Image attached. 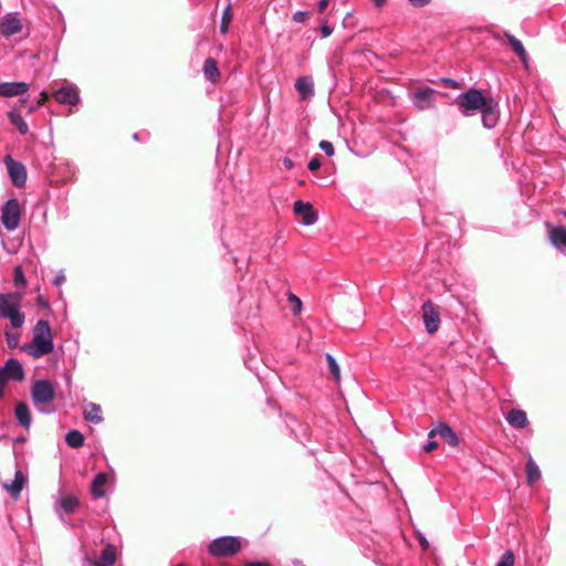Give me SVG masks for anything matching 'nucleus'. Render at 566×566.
Returning a JSON list of instances; mask_svg holds the SVG:
<instances>
[{
	"label": "nucleus",
	"instance_id": "nucleus-1",
	"mask_svg": "<svg viewBox=\"0 0 566 566\" xmlns=\"http://www.w3.org/2000/svg\"><path fill=\"white\" fill-rule=\"evenodd\" d=\"M54 349L51 327L45 319H39L32 329L31 343L21 346V350L38 359L49 355Z\"/></svg>",
	"mask_w": 566,
	"mask_h": 566
},
{
	"label": "nucleus",
	"instance_id": "nucleus-2",
	"mask_svg": "<svg viewBox=\"0 0 566 566\" xmlns=\"http://www.w3.org/2000/svg\"><path fill=\"white\" fill-rule=\"evenodd\" d=\"M56 396L55 386L48 379H36L30 388V397L34 408L43 415L55 412L52 406Z\"/></svg>",
	"mask_w": 566,
	"mask_h": 566
},
{
	"label": "nucleus",
	"instance_id": "nucleus-3",
	"mask_svg": "<svg viewBox=\"0 0 566 566\" xmlns=\"http://www.w3.org/2000/svg\"><path fill=\"white\" fill-rule=\"evenodd\" d=\"M22 298L21 292L0 293V318L9 319L13 328H21L25 322L21 311Z\"/></svg>",
	"mask_w": 566,
	"mask_h": 566
},
{
	"label": "nucleus",
	"instance_id": "nucleus-4",
	"mask_svg": "<svg viewBox=\"0 0 566 566\" xmlns=\"http://www.w3.org/2000/svg\"><path fill=\"white\" fill-rule=\"evenodd\" d=\"M491 99V97L484 96L480 90L470 88L458 95L455 103L462 115L471 116L475 112L482 111Z\"/></svg>",
	"mask_w": 566,
	"mask_h": 566
},
{
	"label": "nucleus",
	"instance_id": "nucleus-5",
	"mask_svg": "<svg viewBox=\"0 0 566 566\" xmlns=\"http://www.w3.org/2000/svg\"><path fill=\"white\" fill-rule=\"evenodd\" d=\"M241 549V541L237 536L214 538L208 546V552L214 557H230Z\"/></svg>",
	"mask_w": 566,
	"mask_h": 566
},
{
	"label": "nucleus",
	"instance_id": "nucleus-6",
	"mask_svg": "<svg viewBox=\"0 0 566 566\" xmlns=\"http://www.w3.org/2000/svg\"><path fill=\"white\" fill-rule=\"evenodd\" d=\"M20 219H21V208H20L19 200L15 198H11V199L7 200L1 208V217H0L1 224L8 231H14L19 227Z\"/></svg>",
	"mask_w": 566,
	"mask_h": 566
},
{
	"label": "nucleus",
	"instance_id": "nucleus-7",
	"mask_svg": "<svg viewBox=\"0 0 566 566\" xmlns=\"http://www.w3.org/2000/svg\"><path fill=\"white\" fill-rule=\"evenodd\" d=\"M4 164L12 184L17 187L24 186L27 181L25 167L21 163L15 161L10 155L4 157Z\"/></svg>",
	"mask_w": 566,
	"mask_h": 566
},
{
	"label": "nucleus",
	"instance_id": "nucleus-8",
	"mask_svg": "<svg viewBox=\"0 0 566 566\" xmlns=\"http://www.w3.org/2000/svg\"><path fill=\"white\" fill-rule=\"evenodd\" d=\"M55 101L60 104L74 106L80 102L78 88L70 83L64 84L53 92Z\"/></svg>",
	"mask_w": 566,
	"mask_h": 566
},
{
	"label": "nucleus",
	"instance_id": "nucleus-9",
	"mask_svg": "<svg viewBox=\"0 0 566 566\" xmlns=\"http://www.w3.org/2000/svg\"><path fill=\"white\" fill-rule=\"evenodd\" d=\"M422 318L426 326V331L429 334H433L439 329L440 315L431 301H426L422 304Z\"/></svg>",
	"mask_w": 566,
	"mask_h": 566
},
{
	"label": "nucleus",
	"instance_id": "nucleus-10",
	"mask_svg": "<svg viewBox=\"0 0 566 566\" xmlns=\"http://www.w3.org/2000/svg\"><path fill=\"white\" fill-rule=\"evenodd\" d=\"M78 505H80V503L75 495L66 494V495H61L56 500L54 509H55V513L57 514V516L64 523H66V521L63 517V514L74 513L77 510Z\"/></svg>",
	"mask_w": 566,
	"mask_h": 566
},
{
	"label": "nucleus",
	"instance_id": "nucleus-11",
	"mask_svg": "<svg viewBox=\"0 0 566 566\" xmlns=\"http://www.w3.org/2000/svg\"><path fill=\"white\" fill-rule=\"evenodd\" d=\"M114 483V473L108 475L105 472L97 473L91 483V494L94 499H102L106 495V486Z\"/></svg>",
	"mask_w": 566,
	"mask_h": 566
},
{
	"label": "nucleus",
	"instance_id": "nucleus-12",
	"mask_svg": "<svg viewBox=\"0 0 566 566\" xmlns=\"http://www.w3.org/2000/svg\"><path fill=\"white\" fill-rule=\"evenodd\" d=\"M21 29L22 23L18 13H8L0 21V33L6 38L19 33Z\"/></svg>",
	"mask_w": 566,
	"mask_h": 566
},
{
	"label": "nucleus",
	"instance_id": "nucleus-13",
	"mask_svg": "<svg viewBox=\"0 0 566 566\" xmlns=\"http://www.w3.org/2000/svg\"><path fill=\"white\" fill-rule=\"evenodd\" d=\"M294 213L301 217L304 226H313L317 221V214L308 202L297 200L293 205Z\"/></svg>",
	"mask_w": 566,
	"mask_h": 566
},
{
	"label": "nucleus",
	"instance_id": "nucleus-14",
	"mask_svg": "<svg viewBox=\"0 0 566 566\" xmlns=\"http://www.w3.org/2000/svg\"><path fill=\"white\" fill-rule=\"evenodd\" d=\"M436 91L431 87H421L411 94L413 105L420 109H427L432 106V99Z\"/></svg>",
	"mask_w": 566,
	"mask_h": 566
},
{
	"label": "nucleus",
	"instance_id": "nucleus-15",
	"mask_svg": "<svg viewBox=\"0 0 566 566\" xmlns=\"http://www.w3.org/2000/svg\"><path fill=\"white\" fill-rule=\"evenodd\" d=\"M437 434L451 447H457L459 444V438L457 433L449 424L444 422H439L438 426L432 429L428 436L429 438H433Z\"/></svg>",
	"mask_w": 566,
	"mask_h": 566
},
{
	"label": "nucleus",
	"instance_id": "nucleus-16",
	"mask_svg": "<svg viewBox=\"0 0 566 566\" xmlns=\"http://www.w3.org/2000/svg\"><path fill=\"white\" fill-rule=\"evenodd\" d=\"M480 112H481L483 126L488 129L495 127V125L499 120L497 103L492 98L489 102V104Z\"/></svg>",
	"mask_w": 566,
	"mask_h": 566
},
{
	"label": "nucleus",
	"instance_id": "nucleus-17",
	"mask_svg": "<svg viewBox=\"0 0 566 566\" xmlns=\"http://www.w3.org/2000/svg\"><path fill=\"white\" fill-rule=\"evenodd\" d=\"M29 84L25 82H4L0 84V96L13 97L27 93Z\"/></svg>",
	"mask_w": 566,
	"mask_h": 566
},
{
	"label": "nucleus",
	"instance_id": "nucleus-18",
	"mask_svg": "<svg viewBox=\"0 0 566 566\" xmlns=\"http://www.w3.org/2000/svg\"><path fill=\"white\" fill-rule=\"evenodd\" d=\"M294 86L301 99L307 101L314 96V81L311 76L298 77Z\"/></svg>",
	"mask_w": 566,
	"mask_h": 566
},
{
	"label": "nucleus",
	"instance_id": "nucleus-19",
	"mask_svg": "<svg viewBox=\"0 0 566 566\" xmlns=\"http://www.w3.org/2000/svg\"><path fill=\"white\" fill-rule=\"evenodd\" d=\"M2 369L10 380L21 381L24 378V369L15 358H9Z\"/></svg>",
	"mask_w": 566,
	"mask_h": 566
},
{
	"label": "nucleus",
	"instance_id": "nucleus-20",
	"mask_svg": "<svg viewBox=\"0 0 566 566\" xmlns=\"http://www.w3.org/2000/svg\"><path fill=\"white\" fill-rule=\"evenodd\" d=\"M14 417L19 424L25 429L29 430L32 423V416L30 407L24 401H19L14 408Z\"/></svg>",
	"mask_w": 566,
	"mask_h": 566
},
{
	"label": "nucleus",
	"instance_id": "nucleus-21",
	"mask_svg": "<svg viewBox=\"0 0 566 566\" xmlns=\"http://www.w3.org/2000/svg\"><path fill=\"white\" fill-rule=\"evenodd\" d=\"M83 417L86 421L92 423H102L104 417L102 415V408L96 402H86L83 407Z\"/></svg>",
	"mask_w": 566,
	"mask_h": 566
},
{
	"label": "nucleus",
	"instance_id": "nucleus-22",
	"mask_svg": "<svg viewBox=\"0 0 566 566\" xmlns=\"http://www.w3.org/2000/svg\"><path fill=\"white\" fill-rule=\"evenodd\" d=\"M507 423L516 429H524L528 424L527 415L522 409H512L505 416Z\"/></svg>",
	"mask_w": 566,
	"mask_h": 566
},
{
	"label": "nucleus",
	"instance_id": "nucleus-23",
	"mask_svg": "<svg viewBox=\"0 0 566 566\" xmlns=\"http://www.w3.org/2000/svg\"><path fill=\"white\" fill-rule=\"evenodd\" d=\"M27 482V478L23 475V473L18 470L15 471V474H14V479L8 483H3V488L9 492V494L14 497V499H18L20 496V493L24 486Z\"/></svg>",
	"mask_w": 566,
	"mask_h": 566
},
{
	"label": "nucleus",
	"instance_id": "nucleus-24",
	"mask_svg": "<svg viewBox=\"0 0 566 566\" xmlns=\"http://www.w3.org/2000/svg\"><path fill=\"white\" fill-rule=\"evenodd\" d=\"M549 240L553 243V245L558 250L566 248V228H552L549 231Z\"/></svg>",
	"mask_w": 566,
	"mask_h": 566
},
{
	"label": "nucleus",
	"instance_id": "nucleus-25",
	"mask_svg": "<svg viewBox=\"0 0 566 566\" xmlns=\"http://www.w3.org/2000/svg\"><path fill=\"white\" fill-rule=\"evenodd\" d=\"M505 36H506L510 45L512 46V50L514 51V53L522 60L524 65L527 66V53H526V50H525L523 43L517 38H515L513 34H511L509 32H505Z\"/></svg>",
	"mask_w": 566,
	"mask_h": 566
},
{
	"label": "nucleus",
	"instance_id": "nucleus-26",
	"mask_svg": "<svg viewBox=\"0 0 566 566\" xmlns=\"http://www.w3.org/2000/svg\"><path fill=\"white\" fill-rule=\"evenodd\" d=\"M116 562V548L115 546L108 544L101 553L98 560L96 562V566H113Z\"/></svg>",
	"mask_w": 566,
	"mask_h": 566
},
{
	"label": "nucleus",
	"instance_id": "nucleus-27",
	"mask_svg": "<svg viewBox=\"0 0 566 566\" xmlns=\"http://www.w3.org/2000/svg\"><path fill=\"white\" fill-rule=\"evenodd\" d=\"M202 71H203L205 77L209 82H211V83L217 82V80L219 77V70H218L217 62L214 59L208 57L203 63Z\"/></svg>",
	"mask_w": 566,
	"mask_h": 566
},
{
	"label": "nucleus",
	"instance_id": "nucleus-28",
	"mask_svg": "<svg viewBox=\"0 0 566 566\" xmlns=\"http://www.w3.org/2000/svg\"><path fill=\"white\" fill-rule=\"evenodd\" d=\"M542 476L541 470L533 458L530 455L526 462V481L530 485H533Z\"/></svg>",
	"mask_w": 566,
	"mask_h": 566
},
{
	"label": "nucleus",
	"instance_id": "nucleus-29",
	"mask_svg": "<svg viewBox=\"0 0 566 566\" xmlns=\"http://www.w3.org/2000/svg\"><path fill=\"white\" fill-rule=\"evenodd\" d=\"M8 117H9V120L10 123L17 127V129L19 130V133L21 135H25L28 134L29 132V127H28V124L25 123V120L23 119L22 115L20 114V112L15 111V109H12V111H9L8 112Z\"/></svg>",
	"mask_w": 566,
	"mask_h": 566
},
{
	"label": "nucleus",
	"instance_id": "nucleus-30",
	"mask_svg": "<svg viewBox=\"0 0 566 566\" xmlns=\"http://www.w3.org/2000/svg\"><path fill=\"white\" fill-rule=\"evenodd\" d=\"M65 442L69 447L77 449L84 444V436L75 429L70 430L65 436Z\"/></svg>",
	"mask_w": 566,
	"mask_h": 566
},
{
	"label": "nucleus",
	"instance_id": "nucleus-31",
	"mask_svg": "<svg viewBox=\"0 0 566 566\" xmlns=\"http://www.w3.org/2000/svg\"><path fill=\"white\" fill-rule=\"evenodd\" d=\"M232 20V13H231V4L228 3L227 8L223 10L221 22H220V32L222 34H226L229 30V24Z\"/></svg>",
	"mask_w": 566,
	"mask_h": 566
},
{
	"label": "nucleus",
	"instance_id": "nucleus-32",
	"mask_svg": "<svg viewBox=\"0 0 566 566\" xmlns=\"http://www.w3.org/2000/svg\"><path fill=\"white\" fill-rule=\"evenodd\" d=\"M13 283L15 287H24L27 285V279L21 265H17L13 272Z\"/></svg>",
	"mask_w": 566,
	"mask_h": 566
},
{
	"label": "nucleus",
	"instance_id": "nucleus-33",
	"mask_svg": "<svg viewBox=\"0 0 566 566\" xmlns=\"http://www.w3.org/2000/svg\"><path fill=\"white\" fill-rule=\"evenodd\" d=\"M326 360H327L329 373L333 375L335 380L338 381L340 378V371H339V367H338L336 359L331 354H326Z\"/></svg>",
	"mask_w": 566,
	"mask_h": 566
},
{
	"label": "nucleus",
	"instance_id": "nucleus-34",
	"mask_svg": "<svg viewBox=\"0 0 566 566\" xmlns=\"http://www.w3.org/2000/svg\"><path fill=\"white\" fill-rule=\"evenodd\" d=\"M515 556L512 551H506L501 556L496 566H514Z\"/></svg>",
	"mask_w": 566,
	"mask_h": 566
},
{
	"label": "nucleus",
	"instance_id": "nucleus-35",
	"mask_svg": "<svg viewBox=\"0 0 566 566\" xmlns=\"http://www.w3.org/2000/svg\"><path fill=\"white\" fill-rule=\"evenodd\" d=\"M7 344L10 348H15L19 345V334L9 331L4 332Z\"/></svg>",
	"mask_w": 566,
	"mask_h": 566
},
{
	"label": "nucleus",
	"instance_id": "nucleus-36",
	"mask_svg": "<svg viewBox=\"0 0 566 566\" xmlns=\"http://www.w3.org/2000/svg\"><path fill=\"white\" fill-rule=\"evenodd\" d=\"M289 301L291 303H293V305H294L293 308H292L293 314H298L301 312V308H302L301 300L296 295L290 294L289 295Z\"/></svg>",
	"mask_w": 566,
	"mask_h": 566
},
{
	"label": "nucleus",
	"instance_id": "nucleus-37",
	"mask_svg": "<svg viewBox=\"0 0 566 566\" xmlns=\"http://www.w3.org/2000/svg\"><path fill=\"white\" fill-rule=\"evenodd\" d=\"M318 146L327 156H333L335 153L333 144L328 140H322Z\"/></svg>",
	"mask_w": 566,
	"mask_h": 566
},
{
	"label": "nucleus",
	"instance_id": "nucleus-38",
	"mask_svg": "<svg viewBox=\"0 0 566 566\" xmlns=\"http://www.w3.org/2000/svg\"><path fill=\"white\" fill-rule=\"evenodd\" d=\"M9 380L10 379L8 378V376L6 375V373L3 371L2 367H1L0 368V398L3 397V389Z\"/></svg>",
	"mask_w": 566,
	"mask_h": 566
},
{
	"label": "nucleus",
	"instance_id": "nucleus-39",
	"mask_svg": "<svg viewBox=\"0 0 566 566\" xmlns=\"http://www.w3.org/2000/svg\"><path fill=\"white\" fill-rule=\"evenodd\" d=\"M307 17H308V13L306 11H296L293 14V20L297 23H303L306 21Z\"/></svg>",
	"mask_w": 566,
	"mask_h": 566
},
{
	"label": "nucleus",
	"instance_id": "nucleus-40",
	"mask_svg": "<svg viewBox=\"0 0 566 566\" xmlns=\"http://www.w3.org/2000/svg\"><path fill=\"white\" fill-rule=\"evenodd\" d=\"M321 165V160L317 157H314L308 161L307 167L311 171H315L319 169Z\"/></svg>",
	"mask_w": 566,
	"mask_h": 566
},
{
	"label": "nucleus",
	"instance_id": "nucleus-41",
	"mask_svg": "<svg viewBox=\"0 0 566 566\" xmlns=\"http://www.w3.org/2000/svg\"><path fill=\"white\" fill-rule=\"evenodd\" d=\"M65 282V275L62 271H60L55 277L53 279V284L55 286H61Z\"/></svg>",
	"mask_w": 566,
	"mask_h": 566
},
{
	"label": "nucleus",
	"instance_id": "nucleus-42",
	"mask_svg": "<svg viewBox=\"0 0 566 566\" xmlns=\"http://www.w3.org/2000/svg\"><path fill=\"white\" fill-rule=\"evenodd\" d=\"M438 448V442L437 441H433V440H430L428 441L423 447H422V450L424 452H431L433 450H436Z\"/></svg>",
	"mask_w": 566,
	"mask_h": 566
},
{
	"label": "nucleus",
	"instance_id": "nucleus-43",
	"mask_svg": "<svg viewBox=\"0 0 566 566\" xmlns=\"http://www.w3.org/2000/svg\"><path fill=\"white\" fill-rule=\"evenodd\" d=\"M408 2L416 8H422L431 2V0H408Z\"/></svg>",
	"mask_w": 566,
	"mask_h": 566
},
{
	"label": "nucleus",
	"instance_id": "nucleus-44",
	"mask_svg": "<svg viewBox=\"0 0 566 566\" xmlns=\"http://www.w3.org/2000/svg\"><path fill=\"white\" fill-rule=\"evenodd\" d=\"M321 33H322L323 38H327L333 33V28H331L329 25L323 24L321 27Z\"/></svg>",
	"mask_w": 566,
	"mask_h": 566
},
{
	"label": "nucleus",
	"instance_id": "nucleus-45",
	"mask_svg": "<svg viewBox=\"0 0 566 566\" xmlns=\"http://www.w3.org/2000/svg\"><path fill=\"white\" fill-rule=\"evenodd\" d=\"M329 3V0H319L317 3V10L318 12H323Z\"/></svg>",
	"mask_w": 566,
	"mask_h": 566
},
{
	"label": "nucleus",
	"instance_id": "nucleus-46",
	"mask_svg": "<svg viewBox=\"0 0 566 566\" xmlns=\"http://www.w3.org/2000/svg\"><path fill=\"white\" fill-rule=\"evenodd\" d=\"M283 165H284V167H285L286 169H289V170H290V169H292V168L294 167V163H293V160H292L291 158H289V157H284V158H283Z\"/></svg>",
	"mask_w": 566,
	"mask_h": 566
},
{
	"label": "nucleus",
	"instance_id": "nucleus-47",
	"mask_svg": "<svg viewBox=\"0 0 566 566\" xmlns=\"http://www.w3.org/2000/svg\"><path fill=\"white\" fill-rule=\"evenodd\" d=\"M377 8H382L388 0H370Z\"/></svg>",
	"mask_w": 566,
	"mask_h": 566
},
{
	"label": "nucleus",
	"instance_id": "nucleus-48",
	"mask_svg": "<svg viewBox=\"0 0 566 566\" xmlns=\"http://www.w3.org/2000/svg\"><path fill=\"white\" fill-rule=\"evenodd\" d=\"M245 566H270V565L265 562H250V563H247Z\"/></svg>",
	"mask_w": 566,
	"mask_h": 566
},
{
	"label": "nucleus",
	"instance_id": "nucleus-49",
	"mask_svg": "<svg viewBox=\"0 0 566 566\" xmlns=\"http://www.w3.org/2000/svg\"><path fill=\"white\" fill-rule=\"evenodd\" d=\"M420 545H421V547L423 549H428L429 548V542L424 537L420 538Z\"/></svg>",
	"mask_w": 566,
	"mask_h": 566
},
{
	"label": "nucleus",
	"instance_id": "nucleus-50",
	"mask_svg": "<svg viewBox=\"0 0 566 566\" xmlns=\"http://www.w3.org/2000/svg\"><path fill=\"white\" fill-rule=\"evenodd\" d=\"M24 441V438H17L15 439V442H23Z\"/></svg>",
	"mask_w": 566,
	"mask_h": 566
},
{
	"label": "nucleus",
	"instance_id": "nucleus-51",
	"mask_svg": "<svg viewBox=\"0 0 566 566\" xmlns=\"http://www.w3.org/2000/svg\"><path fill=\"white\" fill-rule=\"evenodd\" d=\"M134 139H135V140H137V139H138V134H137V133H135V134H134Z\"/></svg>",
	"mask_w": 566,
	"mask_h": 566
},
{
	"label": "nucleus",
	"instance_id": "nucleus-52",
	"mask_svg": "<svg viewBox=\"0 0 566 566\" xmlns=\"http://www.w3.org/2000/svg\"><path fill=\"white\" fill-rule=\"evenodd\" d=\"M177 566H186V565H185V564H179V565H177Z\"/></svg>",
	"mask_w": 566,
	"mask_h": 566
}]
</instances>
